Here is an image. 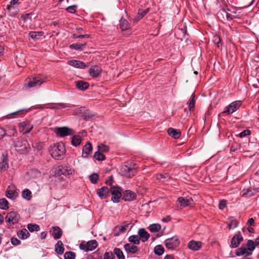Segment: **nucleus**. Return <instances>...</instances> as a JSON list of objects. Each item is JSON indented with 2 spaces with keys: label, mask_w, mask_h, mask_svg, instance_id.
I'll return each mask as SVG.
<instances>
[{
  "label": "nucleus",
  "mask_w": 259,
  "mask_h": 259,
  "mask_svg": "<svg viewBox=\"0 0 259 259\" xmlns=\"http://www.w3.org/2000/svg\"><path fill=\"white\" fill-rule=\"evenodd\" d=\"M49 151L51 156L57 160H61L64 158L65 153V148L63 143L54 144L50 146Z\"/></svg>",
  "instance_id": "f257e3e1"
},
{
  "label": "nucleus",
  "mask_w": 259,
  "mask_h": 259,
  "mask_svg": "<svg viewBox=\"0 0 259 259\" xmlns=\"http://www.w3.org/2000/svg\"><path fill=\"white\" fill-rule=\"evenodd\" d=\"M13 145L16 151L22 154L27 153L30 149L27 141L21 138L13 141Z\"/></svg>",
  "instance_id": "f03ea898"
},
{
  "label": "nucleus",
  "mask_w": 259,
  "mask_h": 259,
  "mask_svg": "<svg viewBox=\"0 0 259 259\" xmlns=\"http://www.w3.org/2000/svg\"><path fill=\"white\" fill-rule=\"evenodd\" d=\"M45 80L42 79L39 76L33 77L32 78H28L26 80L25 87L26 88H32L40 86L42 84L45 83Z\"/></svg>",
  "instance_id": "7ed1b4c3"
},
{
  "label": "nucleus",
  "mask_w": 259,
  "mask_h": 259,
  "mask_svg": "<svg viewBox=\"0 0 259 259\" xmlns=\"http://www.w3.org/2000/svg\"><path fill=\"white\" fill-rule=\"evenodd\" d=\"M98 246V242L96 240H92L88 242L82 241L79 244V248L85 252L92 251Z\"/></svg>",
  "instance_id": "20e7f679"
},
{
  "label": "nucleus",
  "mask_w": 259,
  "mask_h": 259,
  "mask_svg": "<svg viewBox=\"0 0 259 259\" xmlns=\"http://www.w3.org/2000/svg\"><path fill=\"white\" fill-rule=\"evenodd\" d=\"M74 173V169L68 165H59L56 169V175L58 176L72 175Z\"/></svg>",
  "instance_id": "39448f33"
},
{
  "label": "nucleus",
  "mask_w": 259,
  "mask_h": 259,
  "mask_svg": "<svg viewBox=\"0 0 259 259\" xmlns=\"http://www.w3.org/2000/svg\"><path fill=\"white\" fill-rule=\"evenodd\" d=\"M122 189L118 186H110V194L112 195L111 200L114 202H118L122 197Z\"/></svg>",
  "instance_id": "423d86ee"
},
{
  "label": "nucleus",
  "mask_w": 259,
  "mask_h": 259,
  "mask_svg": "<svg viewBox=\"0 0 259 259\" xmlns=\"http://www.w3.org/2000/svg\"><path fill=\"white\" fill-rule=\"evenodd\" d=\"M165 247L168 249L173 250L177 247L180 244V241L177 236L167 238L164 241Z\"/></svg>",
  "instance_id": "0eeeda50"
},
{
  "label": "nucleus",
  "mask_w": 259,
  "mask_h": 259,
  "mask_svg": "<svg viewBox=\"0 0 259 259\" xmlns=\"http://www.w3.org/2000/svg\"><path fill=\"white\" fill-rule=\"evenodd\" d=\"M20 219L19 214L15 211H11L6 217V222L9 225H13L18 223Z\"/></svg>",
  "instance_id": "6e6552de"
},
{
  "label": "nucleus",
  "mask_w": 259,
  "mask_h": 259,
  "mask_svg": "<svg viewBox=\"0 0 259 259\" xmlns=\"http://www.w3.org/2000/svg\"><path fill=\"white\" fill-rule=\"evenodd\" d=\"M56 134L60 137H64L72 135L74 133L72 128L67 126L58 127L56 131Z\"/></svg>",
  "instance_id": "1a4fd4ad"
},
{
  "label": "nucleus",
  "mask_w": 259,
  "mask_h": 259,
  "mask_svg": "<svg viewBox=\"0 0 259 259\" xmlns=\"http://www.w3.org/2000/svg\"><path fill=\"white\" fill-rule=\"evenodd\" d=\"M6 195L8 198L15 199L18 196V192L14 185H11L7 188Z\"/></svg>",
  "instance_id": "9d476101"
},
{
  "label": "nucleus",
  "mask_w": 259,
  "mask_h": 259,
  "mask_svg": "<svg viewBox=\"0 0 259 259\" xmlns=\"http://www.w3.org/2000/svg\"><path fill=\"white\" fill-rule=\"evenodd\" d=\"M32 128L33 125L28 121L21 122L19 127L20 132L23 134L29 133Z\"/></svg>",
  "instance_id": "9b49d317"
},
{
  "label": "nucleus",
  "mask_w": 259,
  "mask_h": 259,
  "mask_svg": "<svg viewBox=\"0 0 259 259\" xmlns=\"http://www.w3.org/2000/svg\"><path fill=\"white\" fill-rule=\"evenodd\" d=\"M240 105V101L233 102L225 108V110L224 112L228 114L233 113L239 109Z\"/></svg>",
  "instance_id": "f8f14e48"
},
{
  "label": "nucleus",
  "mask_w": 259,
  "mask_h": 259,
  "mask_svg": "<svg viewBox=\"0 0 259 259\" xmlns=\"http://www.w3.org/2000/svg\"><path fill=\"white\" fill-rule=\"evenodd\" d=\"M243 240V237L240 232L235 234L231 239L230 247L231 248H236L239 246L241 242Z\"/></svg>",
  "instance_id": "ddd939ff"
},
{
  "label": "nucleus",
  "mask_w": 259,
  "mask_h": 259,
  "mask_svg": "<svg viewBox=\"0 0 259 259\" xmlns=\"http://www.w3.org/2000/svg\"><path fill=\"white\" fill-rule=\"evenodd\" d=\"M178 201L184 207L194 204V201L191 197H180L178 198Z\"/></svg>",
  "instance_id": "4468645a"
},
{
  "label": "nucleus",
  "mask_w": 259,
  "mask_h": 259,
  "mask_svg": "<svg viewBox=\"0 0 259 259\" xmlns=\"http://www.w3.org/2000/svg\"><path fill=\"white\" fill-rule=\"evenodd\" d=\"M19 4V0H11L10 5L7 7V9L12 16L15 15L18 10L15 8V5Z\"/></svg>",
  "instance_id": "2eb2a0df"
},
{
  "label": "nucleus",
  "mask_w": 259,
  "mask_h": 259,
  "mask_svg": "<svg viewBox=\"0 0 259 259\" xmlns=\"http://www.w3.org/2000/svg\"><path fill=\"white\" fill-rule=\"evenodd\" d=\"M135 170L126 165L123 166L121 169V173L122 176L126 178H131L134 175Z\"/></svg>",
  "instance_id": "dca6fc26"
},
{
  "label": "nucleus",
  "mask_w": 259,
  "mask_h": 259,
  "mask_svg": "<svg viewBox=\"0 0 259 259\" xmlns=\"http://www.w3.org/2000/svg\"><path fill=\"white\" fill-rule=\"evenodd\" d=\"M97 194L101 199L106 198L110 194V188L104 186L97 190Z\"/></svg>",
  "instance_id": "f3484780"
},
{
  "label": "nucleus",
  "mask_w": 259,
  "mask_h": 259,
  "mask_svg": "<svg viewBox=\"0 0 259 259\" xmlns=\"http://www.w3.org/2000/svg\"><path fill=\"white\" fill-rule=\"evenodd\" d=\"M92 144L90 142H88L82 148V157L88 158L92 153Z\"/></svg>",
  "instance_id": "a211bd4d"
},
{
  "label": "nucleus",
  "mask_w": 259,
  "mask_h": 259,
  "mask_svg": "<svg viewBox=\"0 0 259 259\" xmlns=\"http://www.w3.org/2000/svg\"><path fill=\"white\" fill-rule=\"evenodd\" d=\"M122 196L125 201H132L136 199V194L131 190H126L123 192Z\"/></svg>",
  "instance_id": "6ab92c4d"
},
{
  "label": "nucleus",
  "mask_w": 259,
  "mask_h": 259,
  "mask_svg": "<svg viewBox=\"0 0 259 259\" xmlns=\"http://www.w3.org/2000/svg\"><path fill=\"white\" fill-rule=\"evenodd\" d=\"M202 243L200 241H190L188 244V248L193 251H197L202 247Z\"/></svg>",
  "instance_id": "aec40b11"
},
{
  "label": "nucleus",
  "mask_w": 259,
  "mask_h": 259,
  "mask_svg": "<svg viewBox=\"0 0 259 259\" xmlns=\"http://www.w3.org/2000/svg\"><path fill=\"white\" fill-rule=\"evenodd\" d=\"M138 234L140 240H141L143 242L147 241L150 237L149 234L144 228L139 229L138 231Z\"/></svg>",
  "instance_id": "412c9836"
},
{
  "label": "nucleus",
  "mask_w": 259,
  "mask_h": 259,
  "mask_svg": "<svg viewBox=\"0 0 259 259\" xmlns=\"http://www.w3.org/2000/svg\"><path fill=\"white\" fill-rule=\"evenodd\" d=\"M68 64L77 68H85L88 67L84 62L79 60H71L68 61Z\"/></svg>",
  "instance_id": "4be33fe9"
},
{
  "label": "nucleus",
  "mask_w": 259,
  "mask_h": 259,
  "mask_svg": "<svg viewBox=\"0 0 259 259\" xmlns=\"http://www.w3.org/2000/svg\"><path fill=\"white\" fill-rule=\"evenodd\" d=\"M135 245L126 243L124 245L123 247L127 252L135 254L138 251V248Z\"/></svg>",
  "instance_id": "5701e85b"
},
{
  "label": "nucleus",
  "mask_w": 259,
  "mask_h": 259,
  "mask_svg": "<svg viewBox=\"0 0 259 259\" xmlns=\"http://www.w3.org/2000/svg\"><path fill=\"white\" fill-rule=\"evenodd\" d=\"M51 232L55 239H60L62 235V231L59 227H53Z\"/></svg>",
  "instance_id": "b1692460"
},
{
  "label": "nucleus",
  "mask_w": 259,
  "mask_h": 259,
  "mask_svg": "<svg viewBox=\"0 0 259 259\" xmlns=\"http://www.w3.org/2000/svg\"><path fill=\"white\" fill-rule=\"evenodd\" d=\"M101 70V67L99 66H93L90 69L89 73L92 76L97 77L100 74Z\"/></svg>",
  "instance_id": "393cba45"
},
{
  "label": "nucleus",
  "mask_w": 259,
  "mask_h": 259,
  "mask_svg": "<svg viewBox=\"0 0 259 259\" xmlns=\"http://www.w3.org/2000/svg\"><path fill=\"white\" fill-rule=\"evenodd\" d=\"M167 133L169 136L176 139H179L181 136V133L179 130L171 127L168 128Z\"/></svg>",
  "instance_id": "a878e982"
},
{
  "label": "nucleus",
  "mask_w": 259,
  "mask_h": 259,
  "mask_svg": "<svg viewBox=\"0 0 259 259\" xmlns=\"http://www.w3.org/2000/svg\"><path fill=\"white\" fill-rule=\"evenodd\" d=\"M252 254V252L249 251L246 248V246L242 245L238 250L236 252L237 256H241L242 255L245 254L246 255H250Z\"/></svg>",
  "instance_id": "bb28decb"
},
{
  "label": "nucleus",
  "mask_w": 259,
  "mask_h": 259,
  "mask_svg": "<svg viewBox=\"0 0 259 259\" xmlns=\"http://www.w3.org/2000/svg\"><path fill=\"white\" fill-rule=\"evenodd\" d=\"M149 11V9H146L145 10L139 9L138 10V12L137 16L134 18L135 21H139L143 17H144Z\"/></svg>",
  "instance_id": "cd10ccee"
},
{
  "label": "nucleus",
  "mask_w": 259,
  "mask_h": 259,
  "mask_svg": "<svg viewBox=\"0 0 259 259\" xmlns=\"http://www.w3.org/2000/svg\"><path fill=\"white\" fill-rule=\"evenodd\" d=\"M17 235L19 238L26 239L30 236V233L27 229H22L17 232Z\"/></svg>",
  "instance_id": "c85d7f7f"
},
{
  "label": "nucleus",
  "mask_w": 259,
  "mask_h": 259,
  "mask_svg": "<svg viewBox=\"0 0 259 259\" xmlns=\"http://www.w3.org/2000/svg\"><path fill=\"white\" fill-rule=\"evenodd\" d=\"M75 84L76 88L81 91H84L87 89L89 86L88 82L81 80L76 81Z\"/></svg>",
  "instance_id": "c756f323"
},
{
  "label": "nucleus",
  "mask_w": 259,
  "mask_h": 259,
  "mask_svg": "<svg viewBox=\"0 0 259 259\" xmlns=\"http://www.w3.org/2000/svg\"><path fill=\"white\" fill-rule=\"evenodd\" d=\"M55 251L59 254H62L64 251L63 244L60 240L58 241L55 245Z\"/></svg>",
  "instance_id": "7c9ffc66"
},
{
  "label": "nucleus",
  "mask_w": 259,
  "mask_h": 259,
  "mask_svg": "<svg viewBox=\"0 0 259 259\" xmlns=\"http://www.w3.org/2000/svg\"><path fill=\"white\" fill-rule=\"evenodd\" d=\"M161 225L158 224H153L148 227L149 230L152 232H158L161 230Z\"/></svg>",
  "instance_id": "2f4dec72"
},
{
  "label": "nucleus",
  "mask_w": 259,
  "mask_h": 259,
  "mask_svg": "<svg viewBox=\"0 0 259 259\" xmlns=\"http://www.w3.org/2000/svg\"><path fill=\"white\" fill-rule=\"evenodd\" d=\"M128 241L136 245H139L140 243V239L138 234L130 236L128 237Z\"/></svg>",
  "instance_id": "473e14b6"
},
{
  "label": "nucleus",
  "mask_w": 259,
  "mask_h": 259,
  "mask_svg": "<svg viewBox=\"0 0 259 259\" xmlns=\"http://www.w3.org/2000/svg\"><path fill=\"white\" fill-rule=\"evenodd\" d=\"M241 193V195L245 197H250L254 194V191L250 189H243Z\"/></svg>",
  "instance_id": "72a5a7b5"
},
{
  "label": "nucleus",
  "mask_w": 259,
  "mask_h": 259,
  "mask_svg": "<svg viewBox=\"0 0 259 259\" xmlns=\"http://www.w3.org/2000/svg\"><path fill=\"white\" fill-rule=\"evenodd\" d=\"M81 139L80 136L75 135L72 137L71 143L74 146H77L81 143Z\"/></svg>",
  "instance_id": "f704fd0d"
},
{
  "label": "nucleus",
  "mask_w": 259,
  "mask_h": 259,
  "mask_svg": "<svg viewBox=\"0 0 259 259\" xmlns=\"http://www.w3.org/2000/svg\"><path fill=\"white\" fill-rule=\"evenodd\" d=\"M113 254H115L118 259H124L125 257L122 251L118 248H115L113 250Z\"/></svg>",
  "instance_id": "c9c22d12"
},
{
  "label": "nucleus",
  "mask_w": 259,
  "mask_h": 259,
  "mask_svg": "<svg viewBox=\"0 0 259 259\" xmlns=\"http://www.w3.org/2000/svg\"><path fill=\"white\" fill-rule=\"evenodd\" d=\"M129 24L127 21L124 19H121L120 21V27L121 29L123 30H126L129 28Z\"/></svg>",
  "instance_id": "e433bc0d"
},
{
  "label": "nucleus",
  "mask_w": 259,
  "mask_h": 259,
  "mask_svg": "<svg viewBox=\"0 0 259 259\" xmlns=\"http://www.w3.org/2000/svg\"><path fill=\"white\" fill-rule=\"evenodd\" d=\"M0 208L3 210L9 208V202L5 198L0 199Z\"/></svg>",
  "instance_id": "4c0bfd02"
},
{
  "label": "nucleus",
  "mask_w": 259,
  "mask_h": 259,
  "mask_svg": "<svg viewBox=\"0 0 259 259\" xmlns=\"http://www.w3.org/2000/svg\"><path fill=\"white\" fill-rule=\"evenodd\" d=\"M22 195L24 199L30 200L31 198V192L29 189H26L22 191Z\"/></svg>",
  "instance_id": "58836bf2"
},
{
  "label": "nucleus",
  "mask_w": 259,
  "mask_h": 259,
  "mask_svg": "<svg viewBox=\"0 0 259 259\" xmlns=\"http://www.w3.org/2000/svg\"><path fill=\"white\" fill-rule=\"evenodd\" d=\"M164 248L161 245H157L154 247V251L155 254L159 256L164 252Z\"/></svg>",
  "instance_id": "ea45409f"
},
{
  "label": "nucleus",
  "mask_w": 259,
  "mask_h": 259,
  "mask_svg": "<svg viewBox=\"0 0 259 259\" xmlns=\"http://www.w3.org/2000/svg\"><path fill=\"white\" fill-rule=\"evenodd\" d=\"M86 45V43L84 44H72L69 46V48L71 49H74L76 50H82V47Z\"/></svg>",
  "instance_id": "a19ab883"
},
{
  "label": "nucleus",
  "mask_w": 259,
  "mask_h": 259,
  "mask_svg": "<svg viewBox=\"0 0 259 259\" xmlns=\"http://www.w3.org/2000/svg\"><path fill=\"white\" fill-rule=\"evenodd\" d=\"M94 157L98 161H102L106 159L105 156L99 151L94 153Z\"/></svg>",
  "instance_id": "79ce46f5"
},
{
  "label": "nucleus",
  "mask_w": 259,
  "mask_h": 259,
  "mask_svg": "<svg viewBox=\"0 0 259 259\" xmlns=\"http://www.w3.org/2000/svg\"><path fill=\"white\" fill-rule=\"evenodd\" d=\"M229 220L230 223L228 224V227L230 229H234L238 226V223L237 221L235 219H234V218H230Z\"/></svg>",
  "instance_id": "37998d69"
},
{
  "label": "nucleus",
  "mask_w": 259,
  "mask_h": 259,
  "mask_svg": "<svg viewBox=\"0 0 259 259\" xmlns=\"http://www.w3.org/2000/svg\"><path fill=\"white\" fill-rule=\"evenodd\" d=\"M27 228L30 232L38 231L40 230L39 226L37 224H29Z\"/></svg>",
  "instance_id": "c03bdc74"
},
{
  "label": "nucleus",
  "mask_w": 259,
  "mask_h": 259,
  "mask_svg": "<svg viewBox=\"0 0 259 259\" xmlns=\"http://www.w3.org/2000/svg\"><path fill=\"white\" fill-rule=\"evenodd\" d=\"M255 243L251 240H248L246 246L247 249L249 251L252 252V251L255 249Z\"/></svg>",
  "instance_id": "a18cd8bd"
},
{
  "label": "nucleus",
  "mask_w": 259,
  "mask_h": 259,
  "mask_svg": "<svg viewBox=\"0 0 259 259\" xmlns=\"http://www.w3.org/2000/svg\"><path fill=\"white\" fill-rule=\"evenodd\" d=\"M42 31H31L29 33V36L32 39H36L37 36H41L43 34Z\"/></svg>",
  "instance_id": "49530a36"
},
{
  "label": "nucleus",
  "mask_w": 259,
  "mask_h": 259,
  "mask_svg": "<svg viewBox=\"0 0 259 259\" xmlns=\"http://www.w3.org/2000/svg\"><path fill=\"white\" fill-rule=\"evenodd\" d=\"M64 259H75V253L72 251H67L65 253Z\"/></svg>",
  "instance_id": "de8ad7c7"
},
{
  "label": "nucleus",
  "mask_w": 259,
  "mask_h": 259,
  "mask_svg": "<svg viewBox=\"0 0 259 259\" xmlns=\"http://www.w3.org/2000/svg\"><path fill=\"white\" fill-rule=\"evenodd\" d=\"M195 95H194L193 94L192 95L191 99L190 100L188 105V107L190 111L193 110L195 107Z\"/></svg>",
  "instance_id": "09e8293b"
},
{
  "label": "nucleus",
  "mask_w": 259,
  "mask_h": 259,
  "mask_svg": "<svg viewBox=\"0 0 259 259\" xmlns=\"http://www.w3.org/2000/svg\"><path fill=\"white\" fill-rule=\"evenodd\" d=\"M99 151L100 152H107L109 151V147L103 144H101L98 146Z\"/></svg>",
  "instance_id": "8fccbe9b"
},
{
  "label": "nucleus",
  "mask_w": 259,
  "mask_h": 259,
  "mask_svg": "<svg viewBox=\"0 0 259 259\" xmlns=\"http://www.w3.org/2000/svg\"><path fill=\"white\" fill-rule=\"evenodd\" d=\"M89 179L93 184H96L99 179V176L97 174H93L89 176Z\"/></svg>",
  "instance_id": "3c124183"
},
{
  "label": "nucleus",
  "mask_w": 259,
  "mask_h": 259,
  "mask_svg": "<svg viewBox=\"0 0 259 259\" xmlns=\"http://www.w3.org/2000/svg\"><path fill=\"white\" fill-rule=\"evenodd\" d=\"M129 224H127L124 225L120 226L118 227L119 228V232L116 234V236L118 235L120 233H122L125 232V231L127 230V228L128 227Z\"/></svg>",
  "instance_id": "603ef678"
},
{
  "label": "nucleus",
  "mask_w": 259,
  "mask_h": 259,
  "mask_svg": "<svg viewBox=\"0 0 259 259\" xmlns=\"http://www.w3.org/2000/svg\"><path fill=\"white\" fill-rule=\"evenodd\" d=\"M213 42L217 46L218 48H220L222 44H221V38L219 36L215 35L213 38Z\"/></svg>",
  "instance_id": "864d4df0"
},
{
  "label": "nucleus",
  "mask_w": 259,
  "mask_h": 259,
  "mask_svg": "<svg viewBox=\"0 0 259 259\" xmlns=\"http://www.w3.org/2000/svg\"><path fill=\"white\" fill-rule=\"evenodd\" d=\"M115 256L112 252H106L104 255V259H114Z\"/></svg>",
  "instance_id": "5fc2aeb1"
},
{
  "label": "nucleus",
  "mask_w": 259,
  "mask_h": 259,
  "mask_svg": "<svg viewBox=\"0 0 259 259\" xmlns=\"http://www.w3.org/2000/svg\"><path fill=\"white\" fill-rule=\"evenodd\" d=\"M58 106L60 107H62L63 108H70L74 106L73 105H71L68 103H57Z\"/></svg>",
  "instance_id": "6e6d98bb"
},
{
  "label": "nucleus",
  "mask_w": 259,
  "mask_h": 259,
  "mask_svg": "<svg viewBox=\"0 0 259 259\" xmlns=\"http://www.w3.org/2000/svg\"><path fill=\"white\" fill-rule=\"evenodd\" d=\"M58 106L60 107H62L63 108H70L74 106L73 105H71L68 103H57Z\"/></svg>",
  "instance_id": "4d7b16f0"
},
{
  "label": "nucleus",
  "mask_w": 259,
  "mask_h": 259,
  "mask_svg": "<svg viewBox=\"0 0 259 259\" xmlns=\"http://www.w3.org/2000/svg\"><path fill=\"white\" fill-rule=\"evenodd\" d=\"M8 168V164L6 161L3 160L0 162V168L2 170H5Z\"/></svg>",
  "instance_id": "13d9d810"
},
{
  "label": "nucleus",
  "mask_w": 259,
  "mask_h": 259,
  "mask_svg": "<svg viewBox=\"0 0 259 259\" xmlns=\"http://www.w3.org/2000/svg\"><path fill=\"white\" fill-rule=\"evenodd\" d=\"M47 109H59V107L57 105V103H50L47 106L45 107Z\"/></svg>",
  "instance_id": "bf43d9fd"
},
{
  "label": "nucleus",
  "mask_w": 259,
  "mask_h": 259,
  "mask_svg": "<svg viewBox=\"0 0 259 259\" xmlns=\"http://www.w3.org/2000/svg\"><path fill=\"white\" fill-rule=\"evenodd\" d=\"M76 8V5H72V6H69V7H67L66 9V10L69 13L73 14V13H74L76 12V9H75Z\"/></svg>",
  "instance_id": "052dcab7"
},
{
  "label": "nucleus",
  "mask_w": 259,
  "mask_h": 259,
  "mask_svg": "<svg viewBox=\"0 0 259 259\" xmlns=\"http://www.w3.org/2000/svg\"><path fill=\"white\" fill-rule=\"evenodd\" d=\"M11 242L13 245H18L21 243V241L15 237H12L11 239Z\"/></svg>",
  "instance_id": "680f3d73"
},
{
  "label": "nucleus",
  "mask_w": 259,
  "mask_h": 259,
  "mask_svg": "<svg viewBox=\"0 0 259 259\" xmlns=\"http://www.w3.org/2000/svg\"><path fill=\"white\" fill-rule=\"evenodd\" d=\"M169 178L170 176L168 174H165L163 175L159 174L157 176V179H158L160 180L167 179H169Z\"/></svg>",
  "instance_id": "e2e57ef3"
},
{
  "label": "nucleus",
  "mask_w": 259,
  "mask_h": 259,
  "mask_svg": "<svg viewBox=\"0 0 259 259\" xmlns=\"http://www.w3.org/2000/svg\"><path fill=\"white\" fill-rule=\"evenodd\" d=\"M16 134H17L16 130L14 128H12V129L9 130L8 132V134H7V136H10V137H11V136L15 137L16 136Z\"/></svg>",
  "instance_id": "0e129e2a"
},
{
  "label": "nucleus",
  "mask_w": 259,
  "mask_h": 259,
  "mask_svg": "<svg viewBox=\"0 0 259 259\" xmlns=\"http://www.w3.org/2000/svg\"><path fill=\"white\" fill-rule=\"evenodd\" d=\"M250 134V131L249 130H245L239 134V136L241 138H243Z\"/></svg>",
  "instance_id": "69168bd1"
},
{
  "label": "nucleus",
  "mask_w": 259,
  "mask_h": 259,
  "mask_svg": "<svg viewBox=\"0 0 259 259\" xmlns=\"http://www.w3.org/2000/svg\"><path fill=\"white\" fill-rule=\"evenodd\" d=\"M219 208L220 209H224L226 207V203L225 200H222L219 203Z\"/></svg>",
  "instance_id": "338daca9"
},
{
  "label": "nucleus",
  "mask_w": 259,
  "mask_h": 259,
  "mask_svg": "<svg viewBox=\"0 0 259 259\" xmlns=\"http://www.w3.org/2000/svg\"><path fill=\"white\" fill-rule=\"evenodd\" d=\"M7 135L6 131L3 127H0V138H3Z\"/></svg>",
  "instance_id": "774afa93"
}]
</instances>
